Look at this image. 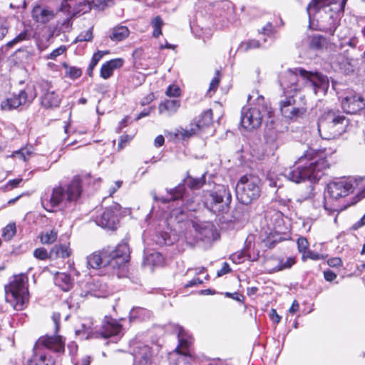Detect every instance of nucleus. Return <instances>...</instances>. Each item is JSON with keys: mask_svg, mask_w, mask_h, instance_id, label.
Segmentation results:
<instances>
[{"mask_svg": "<svg viewBox=\"0 0 365 365\" xmlns=\"http://www.w3.org/2000/svg\"><path fill=\"white\" fill-rule=\"evenodd\" d=\"M164 142H165L164 137L162 135H160L155 138V139L154 140V145L156 147H160L163 145Z\"/></svg>", "mask_w": 365, "mask_h": 365, "instance_id": "63", "label": "nucleus"}, {"mask_svg": "<svg viewBox=\"0 0 365 365\" xmlns=\"http://www.w3.org/2000/svg\"><path fill=\"white\" fill-rule=\"evenodd\" d=\"M130 212V209L123 208L119 204L113 203L106 207L102 214L96 217V224L109 230H115L119 223V217Z\"/></svg>", "mask_w": 365, "mask_h": 365, "instance_id": "11", "label": "nucleus"}, {"mask_svg": "<svg viewBox=\"0 0 365 365\" xmlns=\"http://www.w3.org/2000/svg\"><path fill=\"white\" fill-rule=\"evenodd\" d=\"M328 43L329 42L325 37L321 35H317L311 38L309 41V47L312 49L320 50L327 48Z\"/></svg>", "mask_w": 365, "mask_h": 365, "instance_id": "31", "label": "nucleus"}, {"mask_svg": "<svg viewBox=\"0 0 365 365\" xmlns=\"http://www.w3.org/2000/svg\"><path fill=\"white\" fill-rule=\"evenodd\" d=\"M180 94V91L178 86H170L166 91V95L168 96L177 97L179 96Z\"/></svg>", "mask_w": 365, "mask_h": 365, "instance_id": "50", "label": "nucleus"}, {"mask_svg": "<svg viewBox=\"0 0 365 365\" xmlns=\"http://www.w3.org/2000/svg\"><path fill=\"white\" fill-rule=\"evenodd\" d=\"M205 182V175H202L200 178H194L188 176L185 180L186 185L191 189H199Z\"/></svg>", "mask_w": 365, "mask_h": 365, "instance_id": "35", "label": "nucleus"}, {"mask_svg": "<svg viewBox=\"0 0 365 365\" xmlns=\"http://www.w3.org/2000/svg\"><path fill=\"white\" fill-rule=\"evenodd\" d=\"M279 83L284 95H294L303 86L312 91L315 95H325L329 86V81L326 76L300 68L282 72L279 76Z\"/></svg>", "mask_w": 365, "mask_h": 365, "instance_id": "1", "label": "nucleus"}, {"mask_svg": "<svg viewBox=\"0 0 365 365\" xmlns=\"http://www.w3.org/2000/svg\"><path fill=\"white\" fill-rule=\"evenodd\" d=\"M327 195L330 199L337 200L348 195L351 191V184L349 179L332 182L327 185Z\"/></svg>", "mask_w": 365, "mask_h": 365, "instance_id": "16", "label": "nucleus"}, {"mask_svg": "<svg viewBox=\"0 0 365 365\" xmlns=\"http://www.w3.org/2000/svg\"><path fill=\"white\" fill-rule=\"evenodd\" d=\"M67 75L72 79L78 78L81 76V70L76 67H68L66 70Z\"/></svg>", "mask_w": 365, "mask_h": 365, "instance_id": "48", "label": "nucleus"}, {"mask_svg": "<svg viewBox=\"0 0 365 365\" xmlns=\"http://www.w3.org/2000/svg\"><path fill=\"white\" fill-rule=\"evenodd\" d=\"M71 251L65 245H56L50 251V259L66 258L70 256Z\"/></svg>", "mask_w": 365, "mask_h": 365, "instance_id": "30", "label": "nucleus"}, {"mask_svg": "<svg viewBox=\"0 0 365 365\" xmlns=\"http://www.w3.org/2000/svg\"><path fill=\"white\" fill-rule=\"evenodd\" d=\"M81 184L78 178H75L66 187L58 186L53 189L49 198H42L41 203L48 211L56 206H64L76 201L81 195Z\"/></svg>", "mask_w": 365, "mask_h": 365, "instance_id": "4", "label": "nucleus"}, {"mask_svg": "<svg viewBox=\"0 0 365 365\" xmlns=\"http://www.w3.org/2000/svg\"><path fill=\"white\" fill-rule=\"evenodd\" d=\"M219 83H220L219 77H217V76L214 77L213 79L212 80V81L210 82L209 92H211V91L215 92L219 85Z\"/></svg>", "mask_w": 365, "mask_h": 365, "instance_id": "56", "label": "nucleus"}, {"mask_svg": "<svg viewBox=\"0 0 365 365\" xmlns=\"http://www.w3.org/2000/svg\"><path fill=\"white\" fill-rule=\"evenodd\" d=\"M260 180L255 175H244L236 185V196L243 205H249L257 200L261 193Z\"/></svg>", "mask_w": 365, "mask_h": 365, "instance_id": "8", "label": "nucleus"}, {"mask_svg": "<svg viewBox=\"0 0 365 365\" xmlns=\"http://www.w3.org/2000/svg\"><path fill=\"white\" fill-rule=\"evenodd\" d=\"M180 106V101L177 99H167L160 103L159 113L166 116L175 114Z\"/></svg>", "mask_w": 365, "mask_h": 365, "instance_id": "24", "label": "nucleus"}, {"mask_svg": "<svg viewBox=\"0 0 365 365\" xmlns=\"http://www.w3.org/2000/svg\"><path fill=\"white\" fill-rule=\"evenodd\" d=\"M168 192L170 194V197L169 199H165L164 197L158 198L157 194L155 191L151 192V195L155 201L161 200L163 202H168L170 200H176L179 198H182L184 200V193H185V187L184 185H178L174 189H171L168 190Z\"/></svg>", "mask_w": 365, "mask_h": 365, "instance_id": "26", "label": "nucleus"}, {"mask_svg": "<svg viewBox=\"0 0 365 365\" xmlns=\"http://www.w3.org/2000/svg\"><path fill=\"white\" fill-rule=\"evenodd\" d=\"M66 51V46H61L60 47L54 49L49 55L47 56V59L55 60L58 56H61Z\"/></svg>", "mask_w": 365, "mask_h": 365, "instance_id": "49", "label": "nucleus"}, {"mask_svg": "<svg viewBox=\"0 0 365 365\" xmlns=\"http://www.w3.org/2000/svg\"><path fill=\"white\" fill-rule=\"evenodd\" d=\"M68 1V0H63V2L61 3V6L60 8V11L66 14V19L62 24L63 26H66V28H68L71 26V20L74 15L71 12V6L67 3Z\"/></svg>", "mask_w": 365, "mask_h": 365, "instance_id": "34", "label": "nucleus"}, {"mask_svg": "<svg viewBox=\"0 0 365 365\" xmlns=\"http://www.w3.org/2000/svg\"><path fill=\"white\" fill-rule=\"evenodd\" d=\"M16 229L15 224L14 223L9 224L3 230L2 237L6 240H10L14 236V235L16 234Z\"/></svg>", "mask_w": 365, "mask_h": 365, "instance_id": "40", "label": "nucleus"}, {"mask_svg": "<svg viewBox=\"0 0 365 365\" xmlns=\"http://www.w3.org/2000/svg\"><path fill=\"white\" fill-rule=\"evenodd\" d=\"M348 119L339 112L329 110L319 119L318 131L322 138L332 140L346 131Z\"/></svg>", "mask_w": 365, "mask_h": 365, "instance_id": "5", "label": "nucleus"}, {"mask_svg": "<svg viewBox=\"0 0 365 365\" xmlns=\"http://www.w3.org/2000/svg\"><path fill=\"white\" fill-rule=\"evenodd\" d=\"M170 217L171 218L175 217L178 222H182L187 218V214L183 209L178 208L172 210Z\"/></svg>", "mask_w": 365, "mask_h": 365, "instance_id": "43", "label": "nucleus"}, {"mask_svg": "<svg viewBox=\"0 0 365 365\" xmlns=\"http://www.w3.org/2000/svg\"><path fill=\"white\" fill-rule=\"evenodd\" d=\"M93 35H92V29H90L85 32H82L80 34L77 38L76 41L77 42H82V41H89L92 39Z\"/></svg>", "mask_w": 365, "mask_h": 365, "instance_id": "46", "label": "nucleus"}, {"mask_svg": "<svg viewBox=\"0 0 365 365\" xmlns=\"http://www.w3.org/2000/svg\"><path fill=\"white\" fill-rule=\"evenodd\" d=\"M295 263L293 257H287L285 261H280L277 267L274 268V271H281L282 269L290 268Z\"/></svg>", "mask_w": 365, "mask_h": 365, "instance_id": "42", "label": "nucleus"}, {"mask_svg": "<svg viewBox=\"0 0 365 365\" xmlns=\"http://www.w3.org/2000/svg\"><path fill=\"white\" fill-rule=\"evenodd\" d=\"M232 217L233 222H241L247 218V215L243 207H237L233 210Z\"/></svg>", "mask_w": 365, "mask_h": 365, "instance_id": "39", "label": "nucleus"}, {"mask_svg": "<svg viewBox=\"0 0 365 365\" xmlns=\"http://www.w3.org/2000/svg\"><path fill=\"white\" fill-rule=\"evenodd\" d=\"M31 34L29 29H24L20 34H19L13 40L8 42V46H13L14 44L21 43L24 41H28L31 38Z\"/></svg>", "mask_w": 365, "mask_h": 365, "instance_id": "36", "label": "nucleus"}, {"mask_svg": "<svg viewBox=\"0 0 365 365\" xmlns=\"http://www.w3.org/2000/svg\"><path fill=\"white\" fill-rule=\"evenodd\" d=\"M61 319V315L59 313H53L52 315V319L53 321V323L55 324V332H57L59 329V322Z\"/></svg>", "mask_w": 365, "mask_h": 365, "instance_id": "57", "label": "nucleus"}, {"mask_svg": "<svg viewBox=\"0 0 365 365\" xmlns=\"http://www.w3.org/2000/svg\"><path fill=\"white\" fill-rule=\"evenodd\" d=\"M55 284L63 291L68 292L73 287V282L69 274L66 273H57L54 278Z\"/></svg>", "mask_w": 365, "mask_h": 365, "instance_id": "28", "label": "nucleus"}, {"mask_svg": "<svg viewBox=\"0 0 365 365\" xmlns=\"http://www.w3.org/2000/svg\"><path fill=\"white\" fill-rule=\"evenodd\" d=\"M279 108L282 115L289 119L298 118L306 111L304 106L297 104L294 95H284L279 101Z\"/></svg>", "mask_w": 365, "mask_h": 365, "instance_id": "14", "label": "nucleus"}, {"mask_svg": "<svg viewBox=\"0 0 365 365\" xmlns=\"http://www.w3.org/2000/svg\"><path fill=\"white\" fill-rule=\"evenodd\" d=\"M324 276L327 281L331 282L336 279V274L331 270L324 272Z\"/></svg>", "mask_w": 365, "mask_h": 365, "instance_id": "58", "label": "nucleus"}, {"mask_svg": "<svg viewBox=\"0 0 365 365\" xmlns=\"http://www.w3.org/2000/svg\"><path fill=\"white\" fill-rule=\"evenodd\" d=\"M36 349H46L56 353H61L65 349V341L60 335L41 336L35 344Z\"/></svg>", "mask_w": 365, "mask_h": 365, "instance_id": "15", "label": "nucleus"}, {"mask_svg": "<svg viewBox=\"0 0 365 365\" xmlns=\"http://www.w3.org/2000/svg\"><path fill=\"white\" fill-rule=\"evenodd\" d=\"M41 92V103L46 108H54L59 106L61 97L53 88L52 84L47 81H42L38 83Z\"/></svg>", "mask_w": 365, "mask_h": 365, "instance_id": "13", "label": "nucleus"}, {"mask_svg": "<svg viewBox=\"0 0 365 365\" xmlns=\"http://www.w3.org/2000/svg\"><path fill=\"white\" fill-rule=\"evenodd\" d=\"M364 225H365V214L360 219V220H359L358 222H356L355 224L353 225L352 229L357 230Z\"/></svg>", "mask_w": 365, "mask_h": 365, "instance_id": "61", "label": "nucleus"}, {"mask_svg": "<svg viewBox=\"0 0 365 365\" xmlns=\"http://www.w3.org/2000/svg\"><path fill=\"white\" fill-rule=\"evenodd\" d=\"M110 68L114 71L116 68H120L123 64V61L121 58H115L106 62Z\"/></svg>", "mask_w": 365, "mask_h": 365, "instance_id": "51", "label": "nucleus"}, {"mask_svg": "<svg viewBox=\"0 0 365 365\" xmlns=\"http://www.w3.org/2000/svg\"><path fill=\"white\" fill-rule=\"evenodd\" d=\"M27 281V277L21 274L14 276L9 284L5 287L6 300L16 310L24 309L25 304L28 302Z\"/></svg>", "mask_w": 365, "mask_h": 365, "instance_id": "7", "label": "nucleus"}, {"mask_svg": "<svg viewBox=\"0 0 365 365\" xmlns=\"http://www.w3.org/2000/svg\"><path fill=\"white\" fill-rule=\"evenodd\" d=\"M212 123V112L211 109L204 111L195 125V128H191L190 130L181 129L178 131L176 135L178 137L181 136L183 139L185 138H190L192 135L197 133V132L203 128L210 125Z\"/></svg>", "mask_w": 365, "mask_h": 365, "instance_id": "17", "label": "nucleus"}, {"mask_svg": "<svg viewBox=\"0 0 365 365\" xmlns=\"http://www.w3.org/2000/svg\"><path fill=\"white\" fill-rule=\"evenodd\" d=\"M198 204L193 199L187 200L185 204L186 210L189 211H195L197 208Z\"/></svg>", "mask_w": 365, "mask_h": 365, "instance_id": "53", "label": "nucleus"}, {"mask_svg": "<svg viewBox=\"0 0 365 365\" xmlns=\"http://www.w3.org/2000/svg\"><path fill=\"white\" fill-rule=\"evenodd\" d=\"M130 250L126 242H121L114 249L112 247L103 248L100 252H96L87 257V264L93 269L101 267H110L118 269L128 262Z\"/></svg>", "mask_w": 365, "mask_h": 365, "instance_id": "3", "label": "nucleus"}, {"mask_svg": "<svg viewBox=\"0 0 365 365\" xmlns=\"http://www.w3.org/2000/svg\"><path fill=\"white\" fill-rule=\"evenodd\" d=\"M259 46L260 43L258 41L252 39L242 42L239 46L238 50L242 52H247L250 49L257 48Z\"/></svg>", "mask_w": 365, "mask_h": 365, "instance_id": "38", "label": "nucleus"}, {"mask_svg": "<svg viewBox=\"0 0 365 365\" xmlns=\"http://www.w3.org/2000/svg\"><path fill=\"white\" fill-rule=\"evenodd\" d=\"M307 258L313 259V260H318L322 258V256L317 252H314L310 250H308L306 254L302 255V259L304 261L306 260V259H307Z\"/></svg>", "mask_w": 365, "mask_h": 365, "instance_id": "52", "label": "nucleus"}, {"mask_svg": "<svg viewBox=\"0 0 365 365\" xmlns=\"http://www.w3.org/2000/svg\"><path fill=\"white\" fill-rule=\"evenodd\" d=\"M329 168V163L325 157L309 150L301 156L295 165L284 173L289 180L300 183L306 180L316 182L325 174Z\"/></svg>", "mask_w": 365, "mask_h": 365, "instance_id": "2", "label": "nucleus"}, {"mask_svg": "<svg viewBox=\"0 0 365 365\" xmlns=\"http://www.w3.org/2000/svg\"><path fill=\"white\" fill-rule=\"evenodd\" d=\"M129 34L130 31L127 26L118 25L110 30L109 37L112 41H121L125 39Z\"/></svg>", "mask_w": 365, "mask_h": 365, "instance_id": "27", "label": "nucleus"}, {"mask_svg": "<svg viewBox=\"0 0 365 365\" xmlns=\"http://www.w3.org/2000/svg\"><path fill=\"white\" fill-rule=\"evenodd\" d=\"M91 358L88 356H86L81 359V360L76 364V365H90Z\"/></svg>", "mask_w": 365, "mask_h": 365, "instance_id": "64", "label": "nucleus"}, {"mask_svg": "<svg viewBox=\"0 0 365 365\" xmlns=\"http://www.w3.org/2000/svg\"><path fill=\"white\" fill-rule=\"evenodd\" d=\"M150 24L153 29L152 36L158 38L162 34V27L164 25L163 19L160 16H156L151 19Z\"/></svg>", "mask_w": 365, "mask_h": 365, "instance_id": "32", "label": "nucleus"}, {"mask_svg": "<svg viewBox=\"0 0 365 365\" xmlns=\"http://www.w3.org/2000/svg\"><path fill=\"white\" fill-rule=\"evenodd\" d=\"M351 184V192H355L354 201L352 204L356 203L361 199L365 197V177L355 179H349Z\"/></svg>", "mask_w": 365, "mask_h": 365, "instance_id": "25", "label": "nucleus"}, {"mask_svg": "<svg viewBox=\"0 0 365 365\" xmlns=\"http://www.w3.org/2000/svg\"><path fill=\"white\" fill-rule=\"evenodd\" d=\"M105 53H108V51L103 52L98 51V52L95 53L92 57L91 61L90 63L89 67H88V74L91 75V73L95 68V66L98 64V61L103 58V55Z\"/></svg>", "mask_w": 365, "mask_h": 365, "instance_id": "41", "label": "nucleus"}, {"mask_svg": "<svg viewBox=\"0 0 365 365\" xmlns=\"http://www.w3.org/2000/svg\"><path fill=\"white\" fill-rule=\"evenodd\" d=\"M29 365H54V360L51 356H48L41 349L34 347V354L29 361Z\"/></svg>", "mask_w": 365, "mask_h": 365, "instance_id": "23", "label": "nucleus"}, {"mask_svg": "<svg viewBox=\"0 0 365 365\" xmlns=\"http://www.w3.org/2000/svg\"><path fill=\"white\" fill-rule=\"evenodd\" d=\"M341 107L346 113L355 114L365 108V99L360 95L351 94L343 99Z\"/></svg>", "mask_w": 365, "mask_h": 365, "instance_id": "20", "label": "nucleus"}, {"mask_svg": "<svg viewBox=\"0 0 365 365\" xmlns=\"http://www.w3.org/2000/svg\"><path fill=\"white\" fill-rule=\"evenodd\" d=\"M50 252L48 253L47 250L43 247H39L34 251V256L41 260H45L50 258Z\"/></svg>", "mask_w": 365, "mask_h": 365, "instance_id": "44", "label": "nucleus"}, {"mask_svg": "<svg viewBox=\"0 0 365 365\" xmlns=\"http://www.w3.org/2000/svg\"><path fill=\"white\" fill-rule=\"evenodd\" d=\"M341 259L339 257H333L327 261V264L332 267H338L341 265Z\"/></svg>", "mask_w": 365, "mask_h": 365, "instance_id": "54", "label": "nucleus"}, {"mask_svg": "<svg viewBox=\"0 0 365 365\" xmlns=\"http://www.w3.org/2000/svg\"><path fill=\"white\" fill-rule=\"evenodd\" d=\"M34 90V88L26 86L25 89L20 91L17 94H13L1 101V108L4 110H10L16 109L27 102L31 103L36 97V93Z\"/></svg>", "mask_w": 365, "mask_h": 365, "instance_id": "12", "label": "nucleus"}, {"mask_svg": "<svg viewBox=\"0 0 365 365\" xmlns=\"http://www.w3.org/2000/svg\"><path fill=\"white\" fill-rule=\"evenodd\" d=\"M297 247L299 252L302 255L306 254L308 251L309 242L305 237H299L297 240Z\"/></svg>", "mask_w": 365, "mask_h": 365, "instance_id": "45", "label": "nucleus"}, {"mask_svg": "<svg viewBox=\"0 0 365 365\" xmlns=\"http://www.w3.org/2000/svg\"><path fill=\"white\" fill-rule=\"evenodd\" d=\"M113 71L110 68L107 63H104L101 68V76L107 79L113 75Z\"/></svg>", "mask_w": 365, "mask_h": 365, "instance_id": "47", "label": "nucleus"}, {"mask_svg": "<svg viewBox=\"0 0 365 365\" xmlns=\"http://www.w3.org/2000/svg\"><path fill=\"white\" fill-rule=\"evenodd\" d=\"M232 194L225 186H219L205 196L204 205L210 212L216 215L224 214L230 210Z\"/></svg>", "mask_w": 365, "mask_h": 365, "instance_id": "9", "label": "nucleus"}, {"mask_svg": "<svg viewBox=\"0 0 365 365\" xmlns=\"http://www.w3.org/2000/svg\"><path fill=\"white\" fill-rule=\"evenodd\" d=\"M202 281L200 280L199 278H195L192 280L189 281L187 284H185V287H192L194 286H196L197 284H202Z\"/></svg>", "mask_w": 365, "mask_h": 365, "instance_id": "62", "label": "nucleus"}, {"mask_svg": "<svg viewBox=\"0 0 365 365\" xmlns=\"http://www.w3.org/2000/svg\"><path fill=\"white\" fill-rule=\"evenodd\" d=\"M122 332V326L112 318H106L103 321L100 334L104 339L118 337Z\"/></svg>", "mask_w": 365, "mask_h": 365, "instance_id": "22", "label": "nucleus"}, {"mask_svg": "<svg viewBox=\"0 0 365 365\" xmlns=\"http://www.w3.org/2000/svg\"><path fill=\"white\" fill-rule=\"evenodd\" d=\"M133 346L132 354L135 365H151L153 354L150 347L142 342H135Z\"/></svg>", "mask_w": 365, "mask_h": 365, "instance_id": "18", "label": "nucleus"}, {"mask_svg": "<svg viewBox=\"0 0 365 365\" xmlns=\"http://www.w3.org/2000/svg\"><path fill=\"white\" fill-rule=\"evenodd\" d=\"M122 183H123V182L120 180L116 181L115 182L114 185L111 186L109 189L110 195H112L113 194H114L116 192V190H118L121 187Z\"/></svg>", "mask_w": 365, "mask_h": 365, "instance_id": "60", "label": "nucleus"}, {"mask_svg": "<svg viewBox=\"0 0 365 365\" xmlns=\"http://www.w3.org/2000/svg\"><path fill=\"white\" fill-rule=\"evenodd\" d=\"M175 331L177 333L179 344L173 352L169 354V360L177 361L175 365H191L187 361V357L190 356L188 349L192 344V337L179 325L175 327Z\"/></svg>", "mask_w": 365, "mask_h": 365, "instance_id": "10", "label": "nucleus"}, {"mask_svg": "<svg viewBox=\"0 0 365 365\" xmlns=\"http://www.w3.org/2000/svg\"><path fill=\"white\" fill-rule=\"evenodd\" d=\"M270 317L275 324H278L281 320V317L277 313L275 309L271 310Z\"/></svg>", "mask_w": 365, "mask_h": 365, "instance_id": "59", "label": "nucleus"}, {"mask_svg": "<svg viewBox=\"0 0 365 365\" xmlns=\"http://www.w3.org/2000/svg\"><path fill=\"white\" fill-rule=\"evenodd\" d=\"M273 110L262 96H258L256 103L250 108H243L241 115V125L248 130L258 128L264 116L271 118Z\"/></svg>", "mask_w": 365, "mask_h": 365, "instance_id": "6", "label": "nucleus"}, {"mask_svg": "<svg viewBox=\"0 0 365 365\" xmlns=\"http://www.w3.org/2000/svg\"><path fill=\"white\" fill-rule=\"evenodd\" d=\"M32 17L35 21L40 24H46L54 19L56 12L46 5H36L31 11Z\"/></svg>", "mask_w": 365, "mask_h": 365, "instance_id": "21", "label": "nucleus"}, {"mask_svg": "<svg viewBox=\"0 0 365 365\" xmlns=\"http://www.w3.org/2000/svg\"><path fill=\"white\" fill-rule=\"evenodd\" d=\"M338 1L339 0H312L307 7L308 14L310 16V10L312 7L318 9L321 7H327L331 4H337Z\"/></svg>", "mask_w": 365, "mask_h": 365, "instance_id": "33", "label": "nucleus"}, {"mask_svg": "<svg viewBox=\"0 0 365 365\" xmlns=\"http://www.w3.org/2000/svg\"><path fill=\"white\" fill-rule=\"evenodd\" d=\"M230 271H231V269L230 268L229 264L227 262H224L222 268L217 271V274L218 277H220V276H222V275L230 272Z\"/></svg>", "mask_w": 365, "mask_h": 365, "instance_id": "55", "label": "nucleus"}, {"mask_svg": "<svg viewBox=\"0 0 365 365\" xmlns=\"http://www.w3.org/2000/svg\"><path fill=\"white\" fill-rule=\"evenodd\" d=\"M35 155L34 148L32 145H26L21 149L13 152L11 156L16 159L21 160L24 162L28 161Z\"/></svg>", "mask_w": 365, "mask_h": 365, "instance_id": "29", "label": "nucleus"}, {"mask_svg": "<svg viewBox=\"0 0 365 365\" xmlns=\"http://www.w3.org/2000/svg\"><path fill=\"white\" fill-rule=\"evenodd\" d=\"M57 239V232L54 230L46 231L41 233L40 240L42 244H52Z\"/></svg>", "mask_w": 365, "mask_h": 365, "instance_id": "37", "label": "nucleus"}, {"mask_svg": "<svg viewBox=\"0 0 365 365\" xmlns=\"http://www.w3.org/2000/svg\"><path fill=\"white\" fill-rule=\"evenodd\" d=\"M192 227L202 240H215L218 237L217 229L211 222L193 221Z\"/></svg>", "mask_w": 365, "mask_h": 365, "instance_id": "19", "label": "nucleus"}]
</instances>
